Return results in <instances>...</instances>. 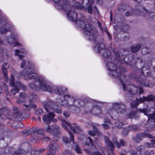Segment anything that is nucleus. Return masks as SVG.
Listing matches in <instances>:
<instances>
[{"mask_svg":"<svg viewBox=\"0 0 155 155\" xmlns=\"http://www.w3.org/2000/svg\"><path fill=\"white\" fill-rule=\"evenodd\" d=\"M61 120L63 122L62 123V125L65 129L67 130H68V128L66 126V125H67L74 133H79L81 131V128L78 125L75 124V123L71 124L68 121H66L63 119H61Z\"/></svg>","mask_w":155,"mask_h":155,"instance_id":"11","label":"nucleus"},{"mask_svg":"<svg viewBox=\"0 0 155 155\" xmlns=\"http://www.w3.org/2000/svg\"><path fill=\"white\" fill-rule=\"evenodd\" d=\"M8 42L11 45L13 44L15 42V40L13 38V36L12 35L8 38Z\"/></svg>","mask_w":155,"mask_h":155,"instance_id":"40","label":"nucleus"},{"mask_svg":"<svg viewBox=\"0 0 155 155\" xmlns=\"http://www.w3.org/2000/svg\"><path fill=\"white\" fill-rule=\"evenodd\" d=\"M56 7L57 9H62L66 12V15L68 19L72 21H75L78 18L77 13L74 9V7H71L70 2L67 0H62L61 6L57 4Z\"/></svg>","mask_w":155,"mask_h":155,"instance_id":"4","label":"nucleus"},{"mask_svg":"<svg viewBox=\"0 0 155 155\" xmlns=\"http://www.w3.org/2000/svg\"><path fill=\"white\" fill-rule=\"evenodd\" d=\"M24 51V49H21V51L18 50H15V55L18 56L19 58L20 59H21L24 57V55H21L19 53L21 52H23Z\"/></svg>","mask_w":155,"mask_h":155,"instance_id":"34","label":"nucleus"},{"mask_svg":"<svg viewBox=\"0 0 155 155\" xmlns=\"http://www.w3.org/2000/svg\"><path fill=\"white\" fill-rule=\"evenodd\" d=\"M146 145L147 147L149 148H151L153 147H154V146L153 145V144L151 143H149L147 142L146 143Z\"/></svg>","mask_w":155,"mask_h":155,"instance_id":"59","label":"nucleus"},{"mask_svg":"<svg viewBox=\"0 0 155 155\" xmlns=\"http://www.w3.org/2000/svg\"><path fill=\"white\" fill-rule=\"evenodd\" d=\"M137 111L133 110L130 112L127 115L130 118L134 117L135 119L137 118L138 117L137 115Z\"/></svg>","mask_w":155,"mask_h":155,"instance_id":"30","label":"nucleus"},{"mask_svg":"<svg viewBox=\"0 0 155 155\" xmlns=\"http://www.w3.org/2000/svg\"><path fill=\"white\" fill-rule=\"evenodd\" d=\"M115 124L116 125V126L117 127L120 129L122 127V126H123L124 124V123L123 122L120 121V120H117L115 121Z\"/></svg>","mask_w":155,"mask_h":155,"instance_id":"38","label":"nucleus"},{"mask_svg":"<svg viewBox=\"0 0 155 155\" xmlns=\"http://www.w3.org/2000/svg\"><path fill=\"white\" fill-rule=\"evenodd\" d=\"M130 129V130H133L135 131H138L139 130V129L136 125H132L129 127Z\"/></svg>","mask_w":155,"mask_h":155,"instance_id":"44","label":"nucleus"},{"mask_svg":"<svg viewBox=\"0 0 155 155\" xmlns=\"http://www.w3.org/2000/svg\"><path fill=\"white\" fill-rule=\"evenodd\" d=\"M42 139L45 141H47L50 140L49 137L45 135H43L41 137Z\"/></svg>","mask_w":155,"mask_h":155,"instance_id":"54","label":"nucleus"},{"mask_svg":"<svg viewBox=\"0 0 155 155\" xmlns=\"http://www.w3.org/2000/svg\"><path fill=\"white\" fill-rule=\"evenodd\" d=\"M22 153V150L21 149H19L17 151L14 152L11 155H20Z\"/></svg>","mask_w":155,"mask_h":155,"instance_id":"46","label":"nucleus"},{"mask_svg":"<svg viewBox=\"0 0 155 155\" xmlns=\"http://www.w3.org/2000/svg\"><path fill=\"white\" fill-rule=\"evenodd\" d=\"M1 23L3 25H7L9 23L7 18L5 16H3V17H2Z\"/></svg>","mask_w":155,"mask_h":155,"instance_id":"32","label":"nucleus"},{"mask_svg":"<svg viewBox=\"0 0 155 155\" xmlns=\"http://www.w3.org/2000/svg\"><path fill=\"white\" fill-rule=\"evenodd\" d=\"M73 146L74 147L75 151L78 153L80 154L82 153V150L78 147L76 143H74Z\"/></svg>","mask_w":155,"mask_h":155,"instance_id":"37","label":"nucleus"},{"mask_svg":"<svg viewBox=\"0 0 155 155\" xmlns=\"http://www.w3.org/2000/svg\"><path fill=\"white\" fill-rule=\"evenodd\" d=\"M145 149V147L143 145H141L137 148V151L141 152L143 151Z\"/></svg>","mask_w":155,"mask_h":155,"instance_id":"45","label":"nucleus"},{"mask_svg":"<svg viewBox=\"0 0 155 155\" xmlns=\"http://www.w3.org/2000/svg\"><path fill=\"white\" fill-rule=\"evenodd\" d=\"M114 52L116 56L117 59L115 58H109L107 61V59L105 60L107 63V66L108 70L110 71V74L114 77H118L120 78L121 83L126 81V76L123 73L127 71L126 69L123 67H120L118 68H117L116 64L118 61H121V59L124 60L123 58H121L118 51L115 49L114 50Z\"/></svg>","mask_w":155,"mask_h":155,"instance_id":"1","label":"nucleus"},{"mask_svg":"<svg viewBox=\"0 0 155 155\" xmlns=\"http://www.w3.org/2000/svg\"><path fill=\"white\" fill-rule=\"evenodd\" d=\"M44 107L48 113L43 117V120L45 123L49 124L51 122H56L57 120L54 118V113L53 112H51V110H53L58 113H61L62 112L61 108L57 104L52 101L45 103Z\"/></svg>","mask_w":155,"mask_h":155,"instance_id":"2","label":"nucleus"},{"mask_svg":"<svg viewBox=\"0 0 155 155\" xmlns=\"http://www.w3.org/2000/svg\"><path fill=\"white\" fill-rule=\"evenodd\" d=\"M131 155H137V153L136 152L132 150L131 151Z\"/></svg>","mask_w":155,"mask_h":155,"instance_id":"60","label":"nucleus"},{"mask_svg":"<svg viewBox=\"0 0 155 155\" xmlns=\"http://www.w3.org/2000/svg\"><path fill=\"white\" fill-rule=\"evenodd\" d=\"M57 148V146L56 143L53 141H51V144L48 145V148L51 153L47 154V155H53L51 153L55 151Z\"/></svg>","mask_w":155,"mask_h":155,"instance_id":"19","label":"nucleus"},{"mask_svg":"<svg viewBox=\"0 0 155 155\" xmlns=\"http://www.w3.org/2000/svg\"><path fill=\"white\" fill-rule=\"evenodd\" d=\"M14 113L16 115V118H18V120H20V118L22 117V114L19 113V110L16 107L13 108Z\"/></svg>","mask_w":155,"mask_h":155,"instance_id":"24","label":"nucleus"},{"mask_svg":"<svg viewBox=\"0 0 155 155\" xmlns=\"http://www.w3.org/2000/svg\"><path fill=\"white\" fill-rule=\"evenodd\" d=\"M104 138L105 143L108 146L109 149L111 151V154L113 155L114 152H113V150L114 147V146L108 137L104 136Z\"/></svg>","mask_w":155,"mask_h":155,"instance_id":"18","label":"nucleus"},{"mask_svg":"<svg viewBox=\"0 0 155 155\" xmlns=\"http://www.w3.org/2000/svg\"><path fill=\"white\" fill-rule=\"evenodd\" d=\"M93 41L95 42L97 45L95 47L97 48L98 51L101 53L102 52L103 55L105 59L108 58V60L109 58H111V57H109L111 54L110 50L108 49H103L104 48H105V46L102 42H100L97 41H96V40L95 41Z\"/></svg>","mask_w":155,"mask_h":155,"instance_id":"10","label":"nucleus"},{"mask_svg":"<svg viewBox=\"0 0 155 155\" xmlns=\"http://www.w3.org/2000/svg\"><path fill=\"white\" fill-rule=\"evenodd\" d=\"M9 68L8 64L4 63L2 65V71L5 80H8V78L7 76V69Z\"/></svg>","mask_w":155,"mask_h":155,"instance_id":"21","label":"nucleus"},{"mask_svg":"<svg viewBox=\"0 0 155 155\" xmlns=\"http://www.w3.org/2000/svg\"><path fill=\"white\" fill-rule=\"evenodd\" d=\"M26 61L25 60H24V59H23L22 60V62L21 63V68H23L26 64Z\"/></svg>","mask_w":155,"mask_h":155,"instance_id":"56","label":"nucleus"},{"mask_svg":"<svg viewBox=\"0 0 155 155\" xmlns=\"http://www.w3.org/2000/svg\"><path fill=\"white\" fill-rule=\"evenodd\" d=\"M138 110L141 113H143L145 115H147V110L145 108H143V109H138Z\"/></svg>","mask_w":155,"mask_h":155,"instance_id":"51","label":"nucleus"},{"mask_svg":"<svg viewBox=\"0 0 155 155\" xmlns=\"http://www.w3.org/2000/svg\"><path fill=\"white\" fill-rule=\"evenodd\" d=\"M64 98L66 100L68 99H73L74 100L72 96H71L69 94H67L64 95Z\"/></svg>","mask_w":155,"mask_h":155,"instance_id":"50","label":"nucleus"},{"mask_svg":"<svg viewBox=\"0 0 155 155\" xmlns=\"http://www.w3.org/2000/svg\"><path fill=\"white\" fill-rule=\"evenodd\" d=\"M146 137L150 139H155L154 136L148 133H140L138 134L135 137L133 138V140L135 142L139 143L141 140L142 137Z\"/></svg>","mask_w":155,"mask_h":155,"instance_id":"14","label":"nucleus"},{"mask_svg":"<svg viewBox=\"0 0 155 155\" xmlns=\"http://www.w3.org/2000/svg\"><path fill=\"white\" fill-rule=\"evenodd\" d=\"M92 112L94 114L99 117L101 110V107L97 104L94 106L92 109Z\"/></svg>","mask_w":155,"mask_h":155,"instance_id":"20","label":"nucleus"},{"mask_svg":"<svg viewBox=\"0 0 155 155\" xmlns=\"http://www.w3.org/2000/svg\"><path fill=\"white\" fill-rule=\"evenodd\" d=\"M104 121V124H103L104 128L105 129H108L109 126L111 124L110 122V120L108 118H105Z\"/></svg>","mask_w":155,"mask_h":155,"instance_id":"28","label":"nucleus"},{"mask_svg":"<svg viewBox=\"0 0 155 155\" xmlns=\"http://www.w3.org/2000/svg\"><path fill=\"white\" fill-rule=\"evenodd\" d=\"M147 116L148 122L150 123L152 121L153 123V125H155V113L152 114H149Z\"/></svg>","mask_w":155,"mask_h":155,"instance_id":"27","label":"nucleus"},{"mask_svg":"<svg viewBox=\"0 0 155 155\" xmlns=\"http://www.w3.org/2000/svg\"><path fill=\"white\" fill-rule=\"evenodd\" d=\"M32 71H35L34 65L31 64V65H27L25 70L21 72V75L22 77H24L27 74L29 78L36 80L38 78L37 75L36 73L33 72Z\"/></svg>","mask_w":155,"mask_h":155,"instance_id":"8","label":"nucleus"},{"mask_svg":"<svg viewBox=\"0 0 155 155\" xmlns=\"http://www.w3.org/2000/svg\"><path fill=\"white\" fill-rule=\"evenodd\" d=\"M141 46L140 44L136 45L130 47L131 51L133 53H136L141 48Z\"/></svg>","mask_w":155,"mask_h":155,"instance_id":"26","label":"nucleus"},{"mask_svg":"<svg viewBox=\"0 0 155 155\" xmlns=\"http://www.w3.org/2000/svg\"><path fill=\"white\" fill-rule=\"evenodd\" d=\"M30 88L34 91L42 90L44 91L51 92L52 87L45 83V79L43 76H39L35 82L31 83L29 84Z\"/></svg>","mask_w":155,"mask_h":155,"instance_id":"5","label":"nucleus"},{"mask_svg":"<svg viewBox=\"0 0 155 155\" xmlns=\"http://www.w3.org/2000/svg\"><path fill=\"white\" fill-rule=\"evenodd\" d=\"M141 71L144 75L147 76L150 75V71L148 69V68H146L145 67H143L141 69Z\"/></svg>","mask_w":155,"mask_h":155,"instance_id":"25","label":"nucleus"},{"mask_svg":"<svg viewBox=\"0 0 155 155\" xmlns=\"http://www.w3.org/2000/svg\"><path fill=\"white\" fill-rule=\"evenodd\" d=\"M142 84L148 87H152L154 85L153 83H149L148 80L146 79L143 80Z\"/></svg>","mask_w":155,"mask_h":155,"instance_id":"29","label":"nucleus"},{"mask_svg":"<svg viewBox=\"0 0 155 155\" xmlns=\"http://www.w3.org/2000/svg\"><path fill=\"white\" fill-rule=\"evenodd\" d=\"M7 29L6 28V25H2L0 27V33L2 34H4L7 32Z\"/></svg>","mask_w":155,"mask_h":155,"instance_id":"36","label":"nucleus"},{"mask_svg":"<svg viewBox=\"0 0 155 155\" xmlns=\"http://www.w3.org/2000/svg\"><path fill=\"white\" fill-rule=\"evenodd\" d=\"M70 138H69L68 137L64 136L63 138V140L64 142L65 143H69L71 141H73L74 140V136L69 131Z\"/></svg>","mask_w":155,"mask_h":155,"instance_id":"23","label":"nucleus"},{"mask_svg":"<svg viewBox=\"0 0 155 155\" xmlns=\"http://www.w3.org/2000/svg\"><path fill=\"white\" fill-rule=\"evenodd\" d=\"M92 127L93 130L96 132L97 134V135L99 136L101 135V134L100 132L98 130L97 128V127L99 126L98 124H92Z\"/></svg>","mask_w":155,"mask_h":155,"instance_id":"35","label":"nucleus"},{"mask_svg":"<svg viewBox=\"0 0 155 155\" xmlns=\"http://www.w3.org/2000/svg\"><path fill=\"white\" fill-rule=\"evenodd\" d=\"M139 104V103L136 101H134L131 104V105L132 107L135 108Z\"/></svg>","mask_w":155,"mask_h":155,"instance_id":"47","label":"nucleus"},{"mask_svg":"<svg viewBox=\"0 0 155 155\" xmlns=\"http://www.w3.org/2000/svg\"><path fill=\"white\" fill-rule=\"evenodd\" d=\"M107 35L108 36V37H109V39H110L111 38V36L110 35V33H109V32L108 31H107Z\"/></svg>","mask_w":155,"mask_h":155,"instance_id":"64","label":"nucleus"},{"mask_svg":"<svg viewBox=\"0 0 155 155\" xmlns=\"http://www.w3.org/2000/svg\"><path fill=\"white\" fill-rule=\"evenodd\" d=\"M154 154L155 152L153 150H146L144 153V155H153Z\"/></svg>","mask_w":155,"mask_h":155,"instance_id":"41","label":"nucleus"},{"mask_svg":"<svg viewBox=\"0 0 155 155\" xmlns=\"http://www.w3.org/2000/svg\"><path fill=\"white\" fill-rule=\"evenodd\" d=\"M4 139V137L2 134L0 133V140H3Z\"/></svg>","mask_w":155,"mask_h":155,"instance_id":"62","label":"nucleus"},{"mask_svg":"<svg viewBox=\"0 0 155 155\" xmlns=\"http://www.w3.org/2000/svg\"><path fill=\"white\" fill-rule=\"evenodd\" d=\"M87 141H88V143H86V144L87 145L89 146L90 143L91 145V149L93 151H92L91 150L84 149V150L89 155H103L101 152L95 151V150L97 149L96 146H98L96 142L95 141H93L90 137H88Z\"/></svg>","mask_w":155,"mask_h":155,"instance_id":"9","label":"nucleus"},{"mask_svg":"<svg viewBox=\"0 0 155 155\" xmlns=\"http://www.w3.org/2000/svg\"><path fill=\"white\" fill-rule=\"evenodd\" d=\"M23 134H24L25 136H27L28 134H30L31 133V132L30 130H25L24 132H23Z\"/></svg>","mask_w":155,"mask_h":155,"instance_id":"58","label":"nucleus"},{"mask_svg":"<svg viewBox=\"0 0 155 155\" xmlns=\"http://www.w3.org/2000/svg\"><path fill=\"white\" fill-rule=\"evenodd\" d=\"M76 23L79 27L84 30V33L88 36L89 40L95 41L97 35V31L95 28L92 27L82 16L78 19Z\"/></svg>","mask_w":155,"mask_h":155,"instance_id":"3","label":"nucleus"},{"mask_svg":"<svg viewBox=\"0 0 155 155\" xmlns=\"http://www.w3.org/2000/svg\"><path fill=\"white\" fill-rule=\"evenodd\" d=\"M144 10L146 12H147L148 14H149L150 18H153L155 15V14L153 12L149 13V12L147 11V10L145 9H144Z\"/></svg>","mask_w":155,"mask_h":155,"instance_id":"49","label":"nucleus"},{"mask_svg":"<svg viewBox=\"0 0 155 155\" xmlns=\"http://www.w3.org/2000/svg\"><path fill=\"white\" fill-rule=\"evenodd\" d=\"M93 0H83L82 3V7L87 10L90 14L92 13V8L91 5L94 3Z\"/></svg>","mask_w":155,"mask_h":155,"instance_id":"13","label":"nucleus"},{"mask_svg":"<svg viewBox=\"0 0 155 155\" xmlns=\"http://www.w3.org/2000/svg\"><path fill=\"white\" fill-rule=\"evenodd\" d=\"M45 130L47 132H49L55 136H56L60 134L59 127L56 125L53 127V129H52L51 126L48 125L45 128Z\"/></svg>","mask_w":155,"mask_h":155,"instance_id":"16","label":"nucleus"},{"mask_svg":"<svg viewBox=\"0 0 155 155\" xmlns=\"http://www.w3.org/2000/svg\"><path fill=\"white\" fill-rule=\"evenodd\" d=\"M114 109L118 113L124 114L126 112L125 105L121 103H115L113 106Z\"/></svg>","mask_w":155,"mask_h":155,"instance_id":"12","label":"nucleus"},{"mask_svg":"<svg viewBox=\"0 0 155 155\" xmlns=\"http://www.w3.org/2000/svg\"><path fill=\"white\" fill-rule=\"evenodd\" d=\"M10 85L13 87L10 92L11 95H14L19 91V88L22 89L24 91L26 89L25 86L19 81L15 82V80L13 75L12 74L10 80Z\"/></svg>","mask_w":155,"mask_h":155,"instance_id":"7","label":"nucleus"},{"mask_svg":"<svg viewBox=\"0 0 155 155\" xmlns=\"http://www.w3.org/2000/svg\"><path fill=\"white\" fill-rule=\"evenodd\" d=\"M25 94L24 93H21L20 94V96L21 98L24 97Z\"/></svg>","mask_w":155,"mask_h":155,"instance_id":"61","label":"nucleus"},{"mask_svg":"<svg viewBox=\"0 0 155 155\" xmlns=\"http://www.w3.org/2000/svg\"><path fill=\"white\" fill-rule=\"evenodd\" d=\"M21 98L20 99H18L17 101V102L18 104H23V105L26 108V109L29 110L31 108H35L36 107V105L34 104L32 102L29 101L24 102V100H22Z\"/></svg>","mask_w":155,"mask_h":155,"instance_id":"15","label":"nucleus"},{"mask_svg":"<svg viewBox=\"0 0 155 155\" xmlns=\"http://www.w3.org/2000/svg\"><path fill=\"white\" fill-rule=\"evenodd\" d=\"M113 143L116 145L117 148H120L121 147V145L120 143L117 141V140L116 138H114L113 140Z\"/></svg>","mask_w":155,"mask_h":155,"instance_id":"39","label":"nucleus"},{"mask_svg":"<svg viewBox=\"0 0 155 155\" xmlns=\"http://www.w3.org/2000/svg\"><path fill=\"white\" fill-rule=\"evenodd\" d=\"M34 132L37 133L38 134H39L41 135H42V136L43 134V131L41 130L38 129V130H35L34 131Z\"/></svg>","mask_w":155,"mask_h":155,"instance_id":"53","label":"nucleus"},{"mask_svg":"<svg viewBox=\"0 0 155 155\" xmlns=\"http://www.w3.org/2000/svg\"><path fill=\"white\" fill-rule=\"evenodd\" d=\"M149 52V49L147 47H144L142 49V52L143 54H145Z\"/></svg>","mask_w":155,"mask_h":155,"instance_id":"43","label":"nucleus"},{"mask_svg":"<svg viewBox=\"0 0 155 155\" xmlns=\"http://www.w3.org/2000/svg\"><path fill=\"white\" fill-rule=\"evenodd\" d=\"M10 110L6 107L1 109L0 110V117L4 119L5 118V116L8 115L10 114Z\"/></svg>","mask_w":155,"mask_h":155,"instance_id":"17","label":"nucleus"},{"mask_svg":"<svg viewBox=\"0 0 155 155\" xmlns=\"http://www.w3.org/2000/svg\"><path fill=\"white\" fill-rule=\"evenodd\" d=\"M67 90V89L65 87H59L55 89L54 91L56 94L61 95L63 94Z\"/></svg>","mask_w":155,"mask_h":155,"instance_id":"22","label":"nucleus"},{"mask_svg":"<svg viewBox=\"0 0 155 155\" xmlns=\"http://www.w3.org/2000/svg\"><path fill=\"white\" fill-rule=\"evenodd\" d=\"M131 15V14L128 12H126L125 14V15L127 17L130 16Z\"/></svg>","mask_w":155,"mask_h":155,"instance_id":"63","label":"nucleus"},{"mask_svg":"<svg viewBox=\"0 0 155 155\" xmlns=\"http://www.w3.org/2000/svg\"><path fill=\"white\" fill-rule=\"evenodd\" d=\"M145 98L147 99L148 100L152 101L154 99L155 97L152 95H150L148 96L147 98Z\"/></svg>","mask_w":155,"mask_h":155,"instance_id":"52","label":"nucleus"},{"mask_svg":"<svg viewBox=\"0 0 155 155\" xmlns=\"http://www.w3.org/2000/svg\"><path fill=\"white\" fill-rule=\"evenodd\" d=\"M64 116L66 117H68L70 115V113L68 111H64L63 113Z\"/></svg>","mask_w":155,"mask_h":155,"instance_id":"57","label":"nucleus"},{"mask_svg":"<svg viewBox=\"0 0 155 155\" xmlns=\"http://www.w3.org/2000/svg\"><path fill=\"white\" fill-rule=\"evenodd\" d=\"M43 112V110L41 108L38 109L35 111V113L36 114L39 115H42Z\"/></svg>","mask_w":155,"mask_h":155,"instance_id":"42","label":"nucleus"},{"mask_svg":"<svg viewBox=\"0 0 155 155\" xmlns=\"http://www.w3.org/2000/svg\"><path fill=\"white\" fill-rule=\"evenodd\" d=\"M120 145H121L123 146H124L126 145V142L124 140L121 139L120 140Z\"/></svg>","mask_w":155,"mask_h":155,"instance_id":"55","label":"nucleus"},{"mask_svg":"<svg viewBox=\"0 0 155 155\" xmlns=\"http://www.w3.org/2000/svg\"><path fill=\"white\" fill-rule=\"evenodd\" d=\"M37 96L33 93H31L29 95L28 98L29 101H28L32 102L34 103L33 101L35 100L37 98Z\"/></svg>","mask_w":155,"mask_h":155,"instance_id":"31","label":"nucleus"},{"mask_svg":"<svg viewBox=\"0 0 155 155\" xmlns=\"http://www.w3.org/2000/svg\"><path fill=\"white\" fill-rule=\"evenodd\" d=\"M6 25L8 31L12 32L15 30L14 26L11 24L9 23Z\"/></svg>","mask_w":155,"mask_h":155,"instance_id":"33","label":"nucleus"},{"mask_svg":"<svg viewBox=\"0 0 155 155\" xmlns=\"http://www.w3.org/2000/svg\"><path fill=\"white\" fill-rule=\"evenodd\" d=\"M88 133L90 135L93 137L96 136V134L97 135V134L96 133L95 131L94 132L92 130L89 131L88 132Z\"/></svg>","mask_w":155,"mask_h":155,"instance_id":"48","label":"nucleus"},{"mask_svg":"<svg viewBox=\"0 0 155 155\" xmlns=\"http://www.w3.org/2000/svg\"><path fill=\"white\" fill-rule=\"evenodd\" d=\"M125 93L126 94V97H132L134 94H136L138 90L139 93L142 94L143 93V88L140 87H137L132 85H128L125 87L123 82L122 84Z\"/></svg>","mask_w":155,"mask_h":155,"instance_id":"6","label":"nucleus"}]
</instances>
